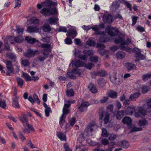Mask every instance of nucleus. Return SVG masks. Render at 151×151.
<instances>
[{
	"instance_id": "nucleus-48",
	"label": "nucleus",
	"mask_w": 151,
	"mask_h": 151,
	"mask_svg": "<svg viewBox=\"0 0 151 151\" xmlns=\"http://www.w3.org/2000/svg\"><path fill=\"white\" fill-rule=\"evenodd\" d=\"M150 78H151V73H149L146 74H144L142 76V79L143 80L146 79L147 80Z\"/></svg>"
},
{
	"instance_id": "nucleus-22",
	"label": "nucleus",
	"mask_w": 151,
	"mask_h": 151,
	"mask_svg": "<svg viewBox=\"0 0 151 151\" xmlns=\"http://www.w3.org/2000/svg\"><path fill=\"white\" fill-rule=\"evenodd\" d=\"M90 104L88 102H83L82 103L81 106L79 108V110L81 111H86L87 107Z\"/></svg>"
},
{
	"instance_id": "nucleus-51",
	"label": "nucleus",
	"mask_w": 151,
	"mask_h": 151,
	"mask_svg": "<svg viewBox=\"0 0 151 151\" xmlns=\"http://www.w3.org/2000/svg\"><path fill=\"white\" fill-rule=\"evenodd\" d=\"M94 66V64L91 63L85 64V67L86 68L89 70H91Z\"/></svg>"
},
{
	"instance_id": "nucleus-14",
	"label": "nucleus",
	"mask_w": 151,
	"mask_h": 151,
	"mask_svg": "<svg viewBox=\"0 0 151 151\" xmlns=\"http://www.w3.org/2000/svg\"><path fill=\"white\" fill-rule=\"evenodd\" d=\"M110 40V37L106 34L101 35L99 39V41L101 43H104L109 42Z\"/></svg>"
},
{
	"instance_id": "nucleus-54",
	"label": "nucleus",
	"mask_w": 151,
	"mask_h": 151,
	"mask_svg": "<svg viewBox=\"0 0 151 151\" xmlns=\"http://www.w3.org/2000/svg\"><path fill=\"white\" fill-rule=\"evenodd\" d=\"M102 136L106 137L109 136L108 133L106 129L104 128H102Z\"/></svg>"
},
{
	"instance_id": "nucleus-58",
	"label": "nucleus",
	"mask_w": 151,
	"mask_h": 151,
	"mask_svg": "<svg viewBox=\"0 0 151 151\" xmlns=\"http://www.w3.org/2000/svg\"><path fill=\"white\" fill-rule=\"evenodd\" d=\"M58 30L59 32H67L66 28L64 26H60Z\"/></svg>"
},
{
	"instance_id": "nucleus-50",
	"label": "nucleus",
	"mask_w": 151,
	"mask_h": 151,
	"mask_svg": "<svg viewBox=\"0 0 151 151\" xmlns=\"http://www.w3.org/2000/svg\"><path fill=\"white\" fill-rule=\"evenodd\" d=\"M122 144L124 148H127L129 146V143L127 141L124 140L122 142Z\"/></svg>"
},
{
	"instance_id": "nucleus-19",
	"label": "nucleus",
	"mask_w": 151,
	"mask_h": 151,
	"mask_svg": "<svg viewBox=\"0 0 151 151\" xmlns=\"http://www.w3.org/2000/svg\"><path fill=\"white\" fill-rule=\"evenodd\" d=\"M26 31L29 33H37L39 32V29L37 27L29 26L27 27Z\"/></svg>"
},
{
	"instance_id": "nucleus-31",
	"label": "nucleus",
	"mask_w": 151,
	"mask_h": 151,
	"mask_svg": "<svg viewBox=\"0 0 151 151\" xmlns=\"http://www.w3.org/2000/svg\"><path fill=\"white\" fill-rule=\"evenodd\" d=\"M42 30L44 32L48 33H50L51 30L50 25L48 24H45L42 27Z\"/></svg>"
},
{
	"instance_id": "nucleus-45",
	"label": "nucleus",
	"mask_w": 151,
	"mask_h": 151,
	"mask_svg": "<svg viewBox=\"0 0 151 151\" xmlns=\"http://www.w3.org/2000/svg\"><path fill=\"white\" fill-rule=\"evenodd\" d=\"M119 6L117 2H114L111 6V8L113 10L115 11L119 8Z\"/></svg>"
},
{
	"instance_id": "nucleus-11",
	"label": "nucleus",
	"mask_w": 151,
	"mask_h": 151,
	"mask_svg": "<svg viewBox=\"0 0 151 151\" xmlns=\"http://www.w3.org/2000/svg\"><path fill=\"white\" fill-rule=\"evenodd\" d=\"M85 63L82 61L79 60H72L70 64L69 65V66L71 65L72 67L78 68L83 66Z\"/></svg>"
},
{
	"instance_id": "nucleus-15",
	"label": "nucleus",
	"mask_w": 151,
	"mask_h": 151,
	"mask_svg": "<svg viewBox=\"0 0 151 151\" xmlns=\"http://www.w3.org/2000/svg\"><path fill=\"white\" fill-rule=\"evenodd\" d=\"M133 52L135 55L136 59L135 61L136 62H138L139 61V60L137 58H139L143 60L145 58V57L143 54H142L140 52L137 51L134 49L133 50Z\"/></svg>"
},
{
	"instance_id": "nucleus-3",
	"label": "nucleus",
	"mask_w": 151,
	"mask_h": 151,
	"mask_svg": "<svg viewBox=\"0 0 151 151\" xmlns=\"http://www.w3.org/2000/svg\"><path fill=\"white\" fill-rule=\"evenodd\" d=\"M97 128V125L94 123L90 124L85 129L83 133L80 135L79 139L83 141L85 139V136L90 135L91 133L95 129Z\"/></svg>"
},
{
	"instance_id": "nucleus-5",
	"label": "nucleus",
	"mask_w": 151,
	"mask_h": 151,
	"mask_svg": "<svg viewBox=\"0 0 151 151\" xmlns=\"http://www.w3.org/2000/svg\"><path fill=\"white\" fill-rule=\"evenodd\" d=\"M99 116L101 119H102L104 117V121L105 124H107L109 122L110 119V114L108 112H104L102 111L99 113Z\"/></svg>"
},
{
	"instance_id": "nucleus-12",
	"label": "nucleus",
	"mask_w": 151,
	"mask_h": 151,
	"mask_svg": "<svg viewBox=\"0 0 151 151\" xmlns=\"http://www.w3.org/2000/svg\"><path fill=\"white\" fill-rule=\"evenodd\" d=\"M102 19L104 23H110L113 21V17L111 14H104L102 17Z\"/></svg>"
},
{
	"instance_id": "nucleus-52",
	"label": "nucleus",
	"mask_w": 151,
	"mask_h": 151,
	"mask_svg": "<svg viewBox=\"0 0 151 151\" xmlns=\"http://www.w3.org/2000/svg\"><path fill=\"white\" fill-rule=\"evenodd\" d=\"M113 106L112 104L109 105L106 108L107 112H112L113 111Z\"/></svg>"
},
{
	"instance_id": "nucleus-27",
	"label": "nucleus",
	"mask_w": 151,
	"mask_h": 151,
	"mask_svg": "<svg viewBox=\"0 0 151 151\" xmlns=\"http://www.w3.org/2000/svg\"><path fill=\"white\" fill-rule=\"evenodd\" d=\"M98 83L99 87L101 88L105 86L106 81L103 78H100L98 80Z\"/></svg>"
},
{
	"instance_id": "nucleus-37",
	"label": "nucleus",
	"mask_w": 151,
	"mask_h": 151,
	"mask_svg": "<svg viewBox=\"0 0 151 151\" xmlns=\"http://www.w3.org/2000/svg\"><path fill=\"white\" fill-rule=\"evenodd\" d=\"M83 53L85 55L88 57V56H92L93 53V51L91 50H84L83 51Z\"/></svg>"
},
{
	"instance_id": "nucleus-8",
	"label": "nucleus",
	"mask_w": 151,
	"mask_h": 151,
	"mask_svg": "<svg viewBox=\"0 0 151 151\" xmlns=\"http://www.w3.org/2000/svg\"><path fill=\"white\" fill-rule=\"evenodd\" d=\"M63 114L60 118L59 122V124L61 127H62L64 123L65 122V115L68 113L69 110L68 109L63 108Z\"/></svg>"
},
{
	"instance_id": "nucleus-25",
	"label": "nucleus",
	"mask_w": 151,
	"mask_h": 151,
	"mask_svg": "<svg viewBox=\"0 0 151 151\" xmlns=\"http://www.w3.org/2000/svg\"><path fill=\"white\" fill-rule=\"evenodd\" d=\"M135 111L134 108L133 107H129L124 112L125 114L131 115Z\"/></svg>"
},
{
	"instance_id": "nucleus-49",
	"label": "nucleus",
	"mask_w": 151,
	"mask_h": 151,
	"mask_svg": "<svg viewBox=\"0 0 151 151\" xmlns=\"http://www.w3.org/2000/svg\"><path fill=\"white\" fill-rule=\"evenodd\" d=\"M120 47H121V49L122 50H124L127 52H129L131 48L129 46H125L124 45L121 46L120 45Z\"/></svg>"
},
{
	"instance_id": "nucleus-18",
	"label": "nucleus",
	"mask_w": 151,
	"mask_h": 151,
	"mask_svg": "<svg viewBox=\"0 0 151 151\" xmlns=\"http://www.w3.org/2000/svg\"><path fill=\"white\" fill-rule=\"evenodd\" d=\"M18 97L16 95H14L12 98V106L16 108H19L20 106L18 102Z\"/></svg>"
},
{
	"instance_id": "nucleus-63",
	"label": "nucleus",
	"mask_w": 151,
	"mask_h": 151,
	"mask_svg": "<svg viewBox=\"0 0 151 151\" xmlns=\"http://www.w3.org/2000/svg\"><path fill=\"white\" fill-rule=\"evenodd\" d=\"M32 23L35 24H39L40 22L39 20L37 18L32 19L31 20Z\"/></svg>"
},
{
	"instance_id": "nucleus-13",
	"label": "nucleus",
	"mask_w": 151,
	"mask_h": 151,
	"mask_svg": "<svg viewBox=\"0 0 151 151\" xmlns=\"http://www.w3.org/2000/svg\"><path fill=\"white\" fill-rule=\"evenodd\" d=\"M36 51L32 50L30 48L28 49L26 52H24V56L30 58L33 57L36 53Z\"/></svg>"
},
{
	"instance_id": "nucleus-56",
	"label": "nucleus",
	"mask_w": 151,
	"mask_h": 151,
	"mask_svg": "<svg viewBox=\"0 0 151 151\" xmlns=\"http://www.w3.org/2000/svg\"><path fill=\"white\" fill-rule=\"evenodd\" d=\"M90 60L91 62L96 63L98 60V57L97 56H91L90 58Z\"/></svg>"
},
{
	"instance_id": "nucleus-40",
	"label": "nucleus",
	"mask_w": 151,
	"mask_h": 151,
	"mask_svg": "<svg viewBox=\"0 0 151 151\" xmlns=\"http://www.w3.org/2000/svg\"><path fill=\"white\" fill-rule=\"evenodd\" d=\"M66 76L71 79H74L76 78V76L72 71L67 72L66 74Z\"/></svg>"
},
{
	"instance_id": "nucleus-42",
	"label": "nucleus",
	"mask_w": 151,
	"mask_h": 151,
	"mask_svg": "<svg viewBox=\"0 0 151 151\" xmlns=\"http://www.w3.org/2000/svg\"><path fill=\"white\" fill-rule=\"evenodd\" d=\"M18 86L22 87L24 84L23 80L20 77H17L16 79Z\"/></svg>"
},
{
	"instance_id": "nucleus-4",
	"label": "nucleus",
	"mask_w": 151,
	"mask_h": 151,
	"mask_svg": "<svg viewBox=\"0 0 151 151\" xmlns=\"http://www.w3.org/2000/svg\"><path fill=\"white\" fill-rule=\"evenodd\" d=\"M38 47L45 48V49L43 50L44 51L42 53V54L44 55V57L47 58L48 54L46 53V51L49 52L50 50V44L45 43L42 44L41 42H39L38 45Z\"/></svg>"
},
{
	"instance_id": "nucleus-33",
	"label": "nucleus",
	"mask_w": 151,
	"mask_h": 151,
	"mask_svg": "<svg viewBox=\"0 0 151 151\" xmlns=\"http://www.w3.org/2000/svg\"><path fill=\"white\" fill-rule=\"evenodd\" d=\"M143 94H145L150 90V88L146 85L143 86L140 88Z\"/></svg>"
},
{
	"instance_id": "nucleus-36",
	"label": "nucleus",
	"mask_w": 151,
	"mask_h": 151,
	"mask_svg": "<svg viewBox=\"0 0 151 151\" xmlns=\"http://www.w3.org/2000/svg\"><path fill=\"white\" fill-rule=\"evenodd\" d=\"M86 44L90 47H94L96 45L95 42L92 39H88L86 42Z\"/></svg>"
},
{
	"instance_id": "nucleus-2",
	"label": "nucleus",
	"mask_w": 151,
	"mask_h": 151,
	"mask_svg": "<svg viewBox=\"0 0 151 151\" xmlns=\"http://www.w3.org/2000/svg\"><path fill=\"white\" fill-rule=\"evenodd\" d=\"M108 33L109 35L111 37H114L119 36L115 38L114 39V42L115 44H121L123 43L124 38L120 36V35H122V33L118 29H116L114 32L111 30L109 29L108 30Z\"/></svg>"
},
{
	"instance_id": "nucleus-61",
	"label": "nucleus",
	"mask_w": 151,
	"mask_h": 151,
	"mask_svg": "<svg viewBox=\"0 0 151 151\" xmlns=\"http://www.w3.org/2000/svg\"><path fill=\"white\" fill-rule=\"evenodd\" d=\"M71 71L75 74H78L79 75H81V73L80 70L77 68H75L73 69Z\"/></svg>"
},
{
	"instance_id": "nucleus-53",
	"label": "nucleus",
	"mask_w": 151,
	"mask_h": 151,
	"mask_svg": "<svg viewBox=\"0 0 151 151\" xmlns=\"http://www.w3.org/2000/svg\"><path fill=\"white\" fill-rule=\"evenodd\" d=\"M22 64L24 67H27L29 66V62L28 60L27 59L23 60L21 62Z\"/></svg>"
},
{
	"instance_id": "nucleus-30",
	"label": "nucleus",
	"mask_w": 151,
	"mask_h": 151,
	"mask_svg": "<svg viewBox=\"0 0 151 151\" xmlns=\"http://www.w3.org/2000/svg\"><path fill=\"white\" fill-rule=\"evenodd\" d=\"M26 40L27 42L30 44H34L36 42H38V45L39 42L38 40H36L35 39L32 38L31 37H26Z\"/></svg>"
},
{
	"instance_id": "nucleus-43",
	"label": "nucleus",
	"mask_w": 151,
	"mask_h": 151,
	"mask_svg": "<svg viewBox=\"0 0 151 151\" xmlns=\"http://www.w3.org/2000/svg\"><path fill=\"white\" fill-rule=\"evenodd\" d=\"M1 107L4 110H6L7 108V104L4 100H1Z\"/></svg>"
},
{
	"instance_id": "nucleus-62",
	"label": "nucleus",
	"mask_w": 151,
	"mask_h": 151,
	"mask_svg": "<svg viewBox=\"0 0 151 151\" xmlns=\"http://www.w3.org/2000/svg\"><path fill=\"white\" fill-rule=\"evenodd\" d=\"M136 29L137 30L140 32H142L145 31V28L142 27L139 25L137 26Z\"/></svg>"
},
{
	"instance_id": "nucleus-28",
	"label": "nucleus",
	"mask_w": 151,
	"mask_h": 151,
	"mask_svg": "<svg viewBox=\"0 0 151 151\" xmlns=\"http://www.w3.org/2000/svg\"><path fill=\"white\" fill-rule=\"evenodd\" d=\"M88 87L90 91L93 93H96L97 91V89L96 86L93 84H89Z\"/></svg>"
},
{
	"instance_id": "nucleus-46",
	"label": "nucleus",
	"mask_w": 151,
	"mask_h": 151,
	"mask_svg": "<svg viewBox=\"0 0 151 151\" xmlns=\"http://www.w3.org/2000/svg\"><path fill=\"white\" fill-rule=\"evenodd\" d=\"M138 124L140 127H144L148 124V122L145 120H142L139 121Z\"/></svg>"
},
{
	"instance_id": "nucleus-34",
	"label": "nucleus",
	"mask_w": 151,
	"mask_h": 151,
	"mask_svg": "<svg viewBox=\"0 0 151 151\" xmlns=\"http://www.w3.org/2000/svg\"><path fill=\"white\" fill-rule=\"evenodd\" d=\"M124 124H126L128 125L130 124L132 122V120L130 117H125L122 120Z\"/></svg>"
},
{
	"instance_id": "nucleus-9",
	"label": "nucleus",
	"mask_w": 151,
	"mask_h": 151,
	"mask_svg": "<svg viewBox=\"0 0 151 151\" xmlns=\"http://www.w3.org/2000/svg\"><path fill=\"white\" fill-rule=\"evenodd\" d=\"M111 82L115 85H119L123 82V78L119 77L117 78L115 76H111L110 77Z\"/></svg>"
},
{
	"instance_id": "nucleus-24",
	"label": "nucleus",
	"mask_w": 151,
	"mask_h": 151,
	"mask_svg": "<svg viewBox=\"0 0 151 151\" xmlns=\"http://www.w3.org/2000/svg\"><path fill=\"white\" fill-rule=\"evenodd\" d=\"M58 19L55 17H52L49 18L47 20V22L51 25H55L56 24Z\"/></svg>"
},
{
	"instance_id": "nucleus-60",
	"label": "nucleus",
	"mask_w": 151,
	"mask_h": 151,
	"mask_svg": "<svg viewBox=\"0 0 151 151\" xmlns=\"http://www.w3.org/2000/svg\"><path fill=\"white\" fill-rule=\"evenodd\" d=\"M64 42L67 45H70L72 44V42L71 39L67 37L64 40Z\"/></svg>"
},
{
	"instance_id": "nucleus-7",
	"label": "nucleus",
	"mask_w": 151,
	"mask_h": 151,
	"mask_svg": "<svg viewBox=\"0 0 151 151\" xmlns=\"http://www.w3.org/2000/svg\"><path fill=\"white\" fill-rule=\"evenodd\" d=\"M146 111L145 110L142 106L138 108L137 112H135L134 115L135 117L139 118L142 117L146 114Z\"/></svg>"
},
{
	"instance_id": "nucleus-38",
	"label": "nucleus",
	"mask_w": 151,
	"mask_h": 151,
	"mask_svg": "<svg viewBox=\"0 0 151 151\" xmlns=\"http://www.w3.org/2000/svg\"><path fill=\"white\" fill-rule=\"evenodd\" d=\"M57 136L61 140L66 139V136L65 134L61 132H57Z\"/></svg>"
},
{
	"instance_id": "nucleus-44",
	"label": "nucleus",
	"mask_w": 151,
	"mask_h": 151,
	"mask_svg": "<svg viewBox=\"0 0 151 151\" xmlns=\"http://www.w3.org/2000/svg\"><path fill=\"white\" fill-rule=\"evenodd\" d=\"M23 75L24 78L26 81H32V78L27 73H23Z\"/></svg>"
},
{
	"instance_id": "nucleus-64",
	"label": "nucleus",
	"mask_w": 151,
	"mask_h": 151,
	"mask_svg": "<svg viewBox=\"0 0 151 151\" xmlns=\"http://www.w3.org/2000/svg\"><path fill=\"white\" fill-rule=\"evenodd\" d=\"M9 40L10 43L12 44H14L15 43V37L14 36H11L9 38Z\"/></svg>"
},
{
	"instance_id": "nucleus-26",
	"label": "nucleus",
	"mask_w": 151,
	"mask_h": 151,
	"mask_svg": "<svg viewBox=\"0 0 151 151\" xmlns=\"http://www.w3.org/2000/svg\"><path fill=\"white\" fill-rule=\"evenodd\" d=\"M6 57L9 59L15 60L16 58V55L13 53L8 52L6 54Z\"/></svg>"
},
{
	"instance_id": "nucleus-21",
	"label": "nucleus",
	"mask_w": 151,
	"mask_h": 151,
	"mask_svg": "<svg viewBox=\"0 0 151 151\" xmlns=\"http://www.w3.org/2000/svg\"><path fill=\"white\" fill-rule=\"evenodd\" d=\"M32 96H32H30L28 98L29 101L32 104L34 103V101L37 103L40 104V100L38 97L37 95H33Z\"/></svg>"
},
{
	"instance_id": "nucleus-32",
	"label": "nucleus",
	"mask_w": 151,
	"mask_h": 151,
	"mask_svg": "<svg viewBox=\"0 0 151 151\" xmlns=\"http://www.w3.org/2000/svg\"><path fill=\"white\" fill-rule=\"evenodd\" d=\"M126 55L125 52L123 51H118L116 54L117 58L123 59L124 58Z\"/></svg>"
},
{
	"instance_id": "nucleus-59",
	"label": "nucleus",
	"mask_w": 151,
	"mask_h": 151,
	"mask_svg": "<svg viewBox=\"0 0 151 151\" xmlns=\"http://www.w3.org/2000/svg\"><path fill=\"white\" fill-rule=\"evenodd\" d=\"M117 137V135L112 134L109 135L108 138L111 141H114L116 139Z\"/></svg>"
},
{
	"instance_id": "nucleus-35",
	"label": "nucleus",
	"mask_w": 151,
	"mask_h": 151,
	"mask_svg": "<svg viewBox=\"0 0 151 151\" xmlns=\"http://www.w3.org/2000/svg\"><path fill=\"white\" fill-rule=\"evenodd\" d=\"M22 116V117H19V119L20 121L23 123V125L25 126V124L28 122V119L25 114H23Z\"/></svg>"
},
{
	"instance_id": "nucleus-10",
	"label": "nucleus",
	"mask_w": 151,
	"mask_h": 151,
	"mask_svg": "<svg viewBox=\"0 0 151 151\" xmlns=\"http://www.w3.org/2000/svg\"><path fill=\"white\" fill-rule=\"evenodd\" d=\"M6 67L7 69L6 75L9 76L11 73L14 71V68L12 67V62L9 60H7L6 62Z\"/></svg>"
},
{
	"instance_id": "nucleus-55",
	"label": "nucleus",
	"mask_w": 151,
	"mask_h": 151,
	"mask_svg": "<svg viewBox=\"0 0 151 151\" xmlns=\"http://www.w3.org/2000/svg\"><path fill=\"white\" fill-rule=\"evenodd\" d=\"M99 76L104 77L107 75L106 72L104 70H100L99 71Z\"/></svg>"
},
{
	"instance_id": "nucleus-39",
	"label": "nucleus",
	"mask_w": 151,
	"mask_h": 151,
	"mask_svg": "<svg viewBox=\"0 0 151 151\" xmlns=\"http://www.w3.org/2000/svg\"><path fill=\"white\" fill-rule=\"evenodd\" d=\"M125 114L124 112L123 111H119L116 115V118L118 119H120Z\"/></svg>"
},
{
	"instance_id": "nucleus-1",
	"label": "nucleus",
	"mask_w": 151,
	"mask_h": 151,
	"mask_svg": "<svg viewBox=\"0 0 151 151\" xmlns=\"http://www.w3.org/2000/svg\"><path fill=\"white\" fill-rule=\"evenodd\" d=\"M57 3L56 5H53L49 8H44L40 11V13L44 16H50L51 15H57L58 14V10L57 8Z\"/></svg>"
},
{
	"instance_id": "nucleus-23",
	"label": "nucleus",
	"mask_w": 151,
	"mask_h": 151,
	"mask_svg": "<svg viewBox=\"0 0 151 151\" xmlns=\"http://www.w3.org/2000/svg\"><path fill=\"white\" fill-rule=\"evenodd\" d=\"M96 47L100 49V50H98V51L102 55H104L105 54L106 50L103 51V52H102V50H103L105 48V46L104 44L101 43H98L96 45Z\"/></svg>"
},
{
	"instance_id": "nucleus-57",
	"label": "nucleus",
	"mask_w": 151,
	"mask_h": 151,
	"mask_svg": "<svg viewBox=\"0 0 151 151\" xmlns=\"http://www.w3.org/2000/svg\"><path fill=\"white\" fill-rule=\"evenodd\" d=\"M124 4L126 5L127 8L129 9L130 11H132V8L130 3L128 1H124Z\"/></svg>"
},
{
	"instance_id": "nucleus-16",
	"label": "nucleus",
	"mask_w": 151,
	"mask_h": 151,
	"mask_svg": "<svg viewBox=\"0 0 151 151\" xmlns=\"http://www.w3.org/2000/svg\"><path fill=\"white\" fill-rule=\"evenodd\" d=\"M42 4H43V6L49 8L53 5H56V2H53L51 0H47L42 2Z\"/></svg>"
},
{
	"instance_id": "nucleus-17",
	"label": "nucleus",
	"mask_w": 151,
	"mask_h": 151,
	"mask_svg": "<svg viewBox=\"0 0 151 151\" xmlns=\"http://www.w3.org/2000/svg\"><path fill=\"white\" fill-rule=\"evenodd\" d=\"M124 65L129 71L136 69L137 68L135 65L132 63L127 62L125 63Z\"/></svg>"
},
{
	"instance_id": "nucleus-6",
	"label": "nucleus",
	"mask_w": 151,
	"mask_h": 151,
	"mask_svg": "<svg viewBox=\"0 0 151 151\" xmlns=\"http://www.w3.org/2000/svg\"><path fill=\"white\" fill-rule=\"evenodd\" d=\"M142 106L147 111L151 112V98L145 100Z\"/></svg>"
},
{
	"instance_id": "nucleus-20",
	"label": "nucleus",
	"mask_w": 151,
	"mask_h": 151,
	"mask_svg": "<svg viewBox=\"0 0 151 151\" xmlns=\"http://www.w3.org/2000/svg\"><path fill=\"white\" fill-rule=\"evenodd\" d=\"M67 36L70 37L72 38H74L77 35V33L76 30H75L74 28H71L67 32Z\"/></svg>"
},
{
	"instance_id": "nucleus-47",
	"label": "nucleus",
	"mask_w": 151,
	"mask_h": 151,
	"mask_svg": "<svg viewBox=\"0 0 151 151\" xmlns=\"http://www.w3.org/2000/svg\"><path fill=\"white\" fill-rule=\"evenodd\" d=\"M131 43V40L129 38H127L125 41V39L124 38L123 43H122L120 45L121 46L128 45Z\"/></svg>"
},
{
	"instance_id": "nucleus-41",
	"label": "nucleus",
	"mask_w": 151,
	"mask_h": 151,
	"mask_svg": "<svg viewBox=\"0 0 151 151\" xmlns=\"http://www.w3.org/2000/svg\"><path fill=\"white\" fill-rule=\"evenodd\" d=\"M75 102V100L70 101V100H66L65 101V102L66 104H65L63 108L68 109L70 107V106L71 103H74Z\"/></svg>"
},
{
	"instance_id": "nucleus-29",
	"label": "nucleus",
	"mask_w": 151,
	"mask_h": 151,
	"mask_svg": "<svg viewBox=\"0 0 151 151\" xmlns=\"http://www.w3.org/2000/svg\"><path fill=\"white\" fill-rule=\"evenodd\" d=\"M43 105L45 108V112L46 116H49V113L51 112V109L45 103H43Z\"/></svg>"
}]
</instances>
